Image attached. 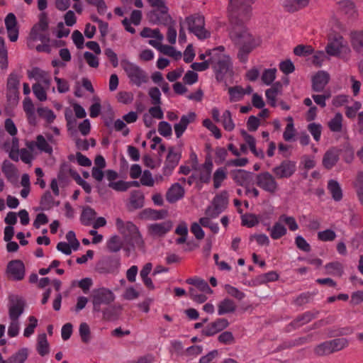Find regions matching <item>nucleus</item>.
Masks as SVG:
<instances>
[{
	"mask_svg": "<svg viewBox=\"0 0 363 363\" xmlns=\"http://www.w3.org/2000/svg\"><path fill=\"white\" fill-rule=\"evenodd\" d=\"M48 21L45 14H41L39 21L35 24L27 38V45L30 48H35L38 52L50 53V37L48 31Z\"/></svg>",
	"mask_w": 363,
	"mask_h": 363,
	"instance_id": "nucleus-1",
	"label": "nucleus"
},
{
	"mask_svg": "<svg viewBox=\"0 0 363 363\" xmlns=\"http://www.w3.org/2000/svg\"><path fill=\"white\" fill-rule=\"evenodd\" d=\"M2 148L9 153V157L11 160L14 161L21 160L26 164L31 163L36 155L34 141L26 143V148L20 150L19 140L17 138H13L6 141Z\"/></svg>",
	"mask_w": 363,
	"mask_h": 363,
	"instance_id": "nucleus-2",
	"label": "nucleus"
},
{
	"mask_svg": "<svg viewBox=\"0 0 363 363\" xmlns=\"http://www.w3.org/2000/svg\"><path fill=\"white\" fill-rule=\"evenodd\" d=\"M231 35L232 37H236L240 40L241 46L238 57L242 62H245L247 60L248 55L262 44V39L259 36L252 35L245 28H238L235 34L232 33Z\"/></svg>",
	"mask_w": 363,
	"mask_h": 363,
	"instance_id": "nucleus-3",
	"label": "nucleus"
},
{
	"mask_svg": "<svg viewBox=\"0 0 363 363\" xmlns=\"http://www.w3.org/2000/svg\"><path fill=\"white\" fill-rule=\"evenodd\" d=\"M208 55L210 57L211 65L217 73L225 74L231 67L230 59L224 53L223 46L211 50Z\"/></svg>",
	"mask_w": 363,
	"mask_h": 363,
	"instance_id": "nucleus-4",
	"label": "nucleus"
},
{
	"mask_svg": "<svg viewBox=\"0 0 363 363\" xmlns=\"http://www.w3.org/2000/svg\"><path fill=\"white\" fill-rule=\"evenodd\" d=\"M115 298L113 292L108 288L102 286L93 289L90 296L93 312H101V306L109 305L115 300Z\"/></svg>",
	"mask_w": 363,
	"mask_h": 363,
	"instance_id": "nucleus-5",
	"label": "nucleus"
},
{
	"mask_svg": "<svg viewBox=\"0 0 363 363\" xmlns=\"http://www.w3.org/2000/svg\"><path fill=\"white\" fill-rule=\"evenodd\" d=\"M121 66L133 84L140 86L147 82V74L137 65L129 61H123Z\"/></svg>",
	"mask_w": 363,
	"mask_h": 363,
	"instance_id": "nucleus-6",
	"label": "nucleus"
},
{
	"mask_svg": "<svg viewBox=\"0 0 363 363\" xmlns=\"http://www.w3.org/2000/svg\"><path fill=\"white\" fill-rule=\"evenodd\" d=\"M155 9L148 13L149 21L153 24L164 23L170 16L164 0H147Z\"/></svg>",
	"mask_w": 363,
	"mask_h": 363,
	"instance_id": "nucleus-7",
	"label": "nucleus"
},
{
	"mask_svg": "<svg viewBox=\"0 0 363 363\" xmlns=\"http://www.w3.org/2000/svg\"><path fill=\"white\" fill-rule=\"evenodd\" d=\"M349 342L346 338H337L331 340L325 341L318 345L314 352L319 356H325L338 352L347 347Z\"/></svg>",
	"mask_w": 363,
	"mask_h": 363,
	"instance_id": "nucleus-8",
	"label": "nucleus"
},
{
	"mask_svg": "<svg viewBox=\"0 0 363 363\" xmlns=\"http://www.w3.org/2000/svg\"><path fill=\"white\" fill-rule=\"evenodd\" d=\"M188 29L199 39L203 40L210 36V33L205 28L204 17L201 15H194L186 18Z\"/></svg>",
	"mask_w": 363,
	"mask_h": 363,
	"instance_id": "nucleus-9",
	"label": "nucleus"
},
{
	"mask_svg": "<svg viewBox=\"0 0 363 363\" xmlns=\"http://www.w3.org/2000/svg\"><path fill=\"white\" fill-rule=\"evenodd\" d=\"M228 196L226 191L218 194L214 197L211 204L206 208V214L212 218H216L227 207Z\"/></svg>",
	"mask_w": 363,
	"mask_h": 363,
	"instance_id": "nucleus-10",
	"label": "nucleus"
},
{
	"mask_svg": "<svg viewBox=\"0 0 363 363\" xmlns=\"http://www.w3.org/2000/svg\"><path fill=\"white\" fill-rule=\"evenodd\" d=\"M213 167V162L211 159H206L205 162L194 169L192 177L199 184H208L211 179V173Z\"/></svg>",
	"mask_w": 363,
	"mask_h": 363,
	"instance_id": "nucleus-11",
	"label": "nucleus"
},
{
	"mask_svg": "<svg viewBox=\"0 0 363 363\" xmlns=\"http://www.w3.org/2000/svg\"><path fill=\"white\" fill-rule=\"evenodd\" d=\"M325 51L330 56H339L340 54H347L350 52V49L342 37L338 35L329 41Z\"/></svg>",
	"mask_w": 363,
	"mask_h": 363,
	"instance_id": "nucleus-12",
	"label": "nucleus"
},
{
	"mask_svg": "<svg viewBox=\"0 0 363 363\" xmlns=\"http://www.w3.org/2000/svg\"><path fill=\"white\" fill-rule=\"evenodd\" d=\"M256 183L258 186L270 193H274L278 189L275 179L268 172L259 174L256 178Z\"/></svg>",
	"mask_w": 363,
	"mask_h": 363,
	"instance_id": "nucleus-13",
	"label": "nucleus"
},
{
	"mask_svg": "<svg viewBox=\"0 0 363 363\" xmlns=\"http://www.w3.org/2000/svg\"><path fill=\"white\" fill-rule=\"evenodd\" d=\"M296 169V163L291 161H284L275 167L272 172L277 178H289L294 174Z\"/></svg>",
	"mask_w": 363,
	"mask_h": 363,
	"instance_id": "nucleus-14",
	"label": "nucleus"
},
{
	"mask_svg": "<svg viewBox=\"0 0 363 363\" xmlns=\"http://www.w3.org/2000/svg\"><path fill=\"white\" fill-rule=\"evenodd\" d=\"M28 77L30 79L36 81L35 84H41L49 88L51 84L50 76L48 72L38 67H33L28 71Z\"/></svg>",
	"mask_w": 363,
	"mask_h": 363,
	"instance_id": "nucleus-15",
	"label": "nucleus"
},
{
	"mask_svg": "<svg viewBox=\"0 0 363 363\" xmlns=\"http://www.w3.org/2000/svg\"><path fill=\"white\" fill-rule=\"evenodd\" d=\"M6 272L11 278L21 280L25 275V267L20 260H12L7 265Z\"/></svg>",
	"mask_w": 363,
	"mask_h": 363,
	"instance_id": "nucleus-16",
	"label": "nucleus"
},
{
	"mask_svg": "<svg viewBox=\"0 0 363 363\" xmlns=\"http://www.w3.org/2000/svg\"><path fill=\"white\" fill-rule=\"evenodd\" d=\"M4 21L9 40L11 42H16L18 38V28L16 16L10 13L6 16Z\"/></svg>",
	"mask_w": 363,
	"mask_h": 363,
	"instance_id": "nucleus-17",
	"label": "nucleus"
},
{
	"mask_svg": "<svg viewBox=\"0 0 363 363\" xmlns=\"http://www.w3.org/2000/svg\"><path fill=\"white\" fill-rule=\"evenodd\" d=\"M25 302L21 298L12 299L9 308V320H19L24 311Z\"/></svg>",
	"mask_w": 363,
	"mask_h": 363,
	"instance_id": "nucleus-18",
	"label": "nucleus"
},
{
	"mask_svg": "<svg viewBox=\"0 0 363 363\" xmlns=\"http://www.w3.org/2000/svg\"><path fill=\"white\" fill-rule=\"evenodd\" d=\"M228 325L229 323L227 319L218 318L208 324L203 333L207 336H212L225 329Z\"/></svg>",
	"mask_w": 363,
	"mask_h": 363,
	"instance_id": "nucleus-19",
	"label": "nucleus"
},
{
	"mask_svg": "<svg viewBox=\"0 0 363 363\" xmlns=\"http://www.w3.org/2000/svg\"><path fill=\"white\" fill-rule=\"evenodd\" d=\"M337 11L347 18H353L357 16V9L354 3L350 0H342L337 3Z\"/></svg>",
	"mask_w": 363,
	"mask_h": 363,
	"instance_id": "nucleus-20",
	"label": "nucleus"
},
{
	"mask_svg": "<svg viewBox=\"0 0 363 363\" xmlns=\"http://www.w3.org/2000/svg\"><path fill=\"white\" fill-rule=\"evenodd\" d=\"M181 158V154L175 151L174 149H170L166 160L163 172L164 175H169L174 167L177 165Z\"/></svg>",
	"mask_w": 363,
	"mask_h": 363,
	"instance_id": "nucleus-21",
	"label": "nucleus"
},
{
	"mask_svg": "<svg viewBox=\"0 0 363 363\" xmlns=\"http://www.w3.org/2000/svg\"><path fill=\"white\" fill-rule=\"evenodd\" d=\"M252 92V88L250 86H247L245 88H242L240 86H235L228 89V93L231 102L241 101L245 95L250 94Z\"/></svg>",
	"mask_w": 363,
	"mask_h": 363,
	"instance_id": "nucleus-22",
	"label": "nucleus"
},
{
	"mask_svg": "<svg viewBox=\"0 0 363 363\" xmlns=\"http://www.w3.org/2000/svg\"><path fill=\"white\" fill-rule=\"evenodd\" d=\"M196 118V114L193 112L188 113L182 116L179 123L174 126L175 135L177 138H180L189 123H192Z\"/></svg>",
	"mask_w": 363,
	"mask_h": 363,
	"instance_id": "nucleus-23",
	"label": "nucleus"
},
{
	"mask_svg": "<svg viewBox=\"0 0 363 363\" xmlns=\"http://www.w3.org/2000/svg\"><path fill=\"white\" fill-rule=\"evenodd\" d=\"M330 79L329 74L325 71L318 72L312 79V87L315 91L323 90Z\"/></svg>",
	"mask_w": 363,
	"mask_h": 363,
	"instance_id": "nucleus-24",
	"label": "nucleus"
},
{
	"mask_svg": "<svg viewBox=\"0 0 363 363\" xmlns=\"http://www.w3.org/2000/svg\"><path fill=\"white\" fill-rule=\"evenodd\" d=\"M172 227V223L169 220L162 223L150 224L148 226V231L153 236L161 237L169 232Z\"/></svg>",
	"mask_w": 363,
	"mask_h": 363,
	"instance_id": "nucleus-25",
	"label": "nucleus"
},
{
	"mask_svg": "<svg viewBox=\"0 0 363 363\" xmlns=\"http://www.w3.org/2000/svg\"><path fill=\"white\" fill-rule=\"evenodd\" d=\"M184 189L179 183L173 184L166 194V199L169 203H174L184 196Z\"/></svg>",
	"mask_w": 363,
	"mask_h": 363,
	"instance_id": "nucleus-26",
	"label": "nucleus"
},
{
	"mask_svg": "<svg viewBox=\"0 0 363 363\" xmlns=\"http://www.w3.org/2000/svg\"><path fill=\"white\" fill-rule=\"evenodd\" d=\"M142 19V12L139 10H134L132 11L130 18H125L122 21V24L126 31L133 34L135 33V29L131 26V23L135 26L140 25Z\"/></svg>",
	"mask_w": 363,
	"mask_h": 363,
	"instance_id": "nucleus-27",
	"label": "nucleus"
},
{
	"mask_svg": "<svg viewBox=\"0 0 363 363\" xmlns=\"http://www.w3.org/2000/svg\"><path fill=\"white\" fill-rule=\"evenodd\" d=\"M116 225L118 231L123 235L125 239H128L138 229L136 225L132 222H124L119 218L116 220Z\"/></svg>",
	"mask_w": 363,
	"mask_h": 363,
	"instance_id": "nucleus-28",
	"label": "nucleus"
},
{
	"mask_svg": "<svg viewBox=\"0 0 363 363\" xmlns=\"http://www.w3.org/2000/svg\"><path fill=\"white\" fill-rule=\"evenodd\" d=\"M339 160V150L336 148H330L325 152L323 157V165L325 168L330 169Z\"/></svg>",
	"mask_w": 363,
	"mask_h": 363,
	"instance_id": "nucleus-29",
	"label": "nucleus"
},
{
	"mask_svg": "<svg viewBox=\"0 0 363 363\" xmlns=\"http://www.w3.org/2000/svg\"><path fill=\"white\" fill-rule=\"evenodd\" d=\"M267 230L269 232L270 237L273 240H278L287 233V229L282 221H281L279 217L272 227H268Z\"/></svg>",
	"mask_w": 363,
	"mask_h": 363,
	"instance_id": "nucleus-30",
	"label": "nucleus"
},
{
	"mask_svg": "<svg viewBox=\"0 0 363 363\" xmlns=\"http://www.w3.org/2000/svg\"><path fill=\"white\" fill-rule=\"evenodd\" d=\"M23 108L26 114L28 122L30 124L35 125L36 116L35 113L34 105L29 97H26L23 101Z\"/></svg>",
	"mask_w": 363,
	"mask_h": 363,
	"instance_id": "nucleus-31",
	"label": "nucleus"
},
{
	"mask_svg": "<svg viewBox=\"0 0 363 363\" xmlns=\"http://www.w3.org/2000/svg\"><path fill=\"white\" fill-rule=\"evenodd\" d=\"M235 310L236 304L230 298H225L218 304V314L219 315L234 313Z\"/></svg>",
	"mask_w": 363,
	"mask_h": 363,
	"instance_id": "nucleus-32",
	"label": "nucleus"
},
{
	"mask_svg": "<svg viewBox=\"0 0 363 363\" xmlns=\"http://www.w3.org/2000/svg\"><path fill=\"white\" fill-rule=\"evenodd\" d=\"M281 84L280 82L276 83L270 89H268L265 92V96L268 104L272 106H276L277 105V97L281 94Z\"/></svg>",
	"mask_w": 363,
	"mask_h": 363,
	"instance_id": "nucleus-33",
	"label": "nucleus"
},
{
	"mask_svg": "<svg viewBox=\"0 0 363 363\" xmlns=\"http://www.w3.org/2000/svg\"><path fill=\"white\" fill-rule=\"evenodd\" d=\"M155 180L152 173L149 170H144L140 177V181H133L131 182L132 186L138 187L140 185L152 187L155 185Z\"/></svg>",
	"mask_w": 363,
	"mask_h": 363,
	"instance_id": "nucleus-34",
	"label": "nucleus"
},
{
	"mask_svg": "<svg viewBox=\"0 0 363 363\" xmlns=\"http://www.w3.org/2000/svg\"><path fill=\"white\" fill-rule=\"evenodd\" d=\"M328 189L335 201H339L342 199V188L336 180L330 179L328 181Z\"/></svg>",
	"mask_w": 363,
	"mask_h": 363,
	"instance_id": "nucleus-35",
	"label": "nucleus"
},
{
	"mask_svg": "<svg viewBox=\"0 0 363 363\" xmlns=\"http://www.w3.org/2000/svg\"><path fill=\"white\" fill-rule=\"evenodd\" d=\"M37 351L41 356L48 354L50 352L49 343L45 333L40 334L37 338Z\"/></svg>",
	"mask_w": 363,
	"mask_h": 363,
	"instance_id": "nucleus-36",
	"label": "nucleus"
},
{
	"mask_svg": "<svg viewBox=\"0 0 363 363\" xmlns=\"http://www.w3.org/2000/svg\"><path fill=\"white\" fill-rule=\"evenodd\" d=\"M240 133L243 137L245 143L249 146L252 152L255 154L257 157H263L264 154L262 151H257V150L256 149V141L255 138L249 135L245 130H242L240 131Z\"/></svg>",
	"mask_w": 363,
	"mask_h": 363,
	"instance_id": "nucleus-37",
	"label": "nucleus"
},
{
	"mask_svg": "<svg viewBox=\"0 0 363 363\" xmlns=\"http://www.w3.org/2000/svg\"><path fill=\"white\" fill-rule=\"evenodd\" d=\"M286 120L288 123L284 131L283 138L287 142L293 141L296 136V129L294 128L293 118L288 116Z\"/></svg>",
	"mask_w": 363,
	"mask_h": 363,
	"instance_id": "nucleus-38",
	"label": "nucleus"
},
{
	"mask_svg": "<svg viewBox=\"0 0 363 363\" xmlns=\"http://www.w3.org/2000/svg\"><path fill=\"white\" fill-rule=\"evenodd\" d=\"M227 178V171L223 167L218 168L213 173L212 179L213 182V187L218 189L221 186L222 183Z\"/></svg>",
	"mask_w": 363,
	"mask_h": 363,
	"instance_id": "nucleus-39",
	"label": "nucleus"
},
{
	"mask_svg": "<svg viewBox=\"0 0 363 363\" xmlns=\"http://www.w3.org/2000/svg\"><path fill=\"white\" fill-rule=\"evenodd\" d=\"M34 144L35 149L38 148L40 152H44L48 155L52 154V147L43 135H38L36 141H34Z\"/></svg>",
	"mask_w": 363,
	"mask_h": 363,
	"instance_id": "nucleus-40",
	"label": "nucleus"
},
{
	"mask_svg": "<svg viewBox=\"0 0 363 363\" xmlns=\"http://www.w3.org/2000/svg\"><path fill=\"white\" fill-rule=\"evenodd\" d=\"M106 245L109 251L117 252L122 248L123 240L118 235H113L107 240Z\"/></svg>",
	"mask_w": 363,
	"mask_h": 363,
	"instance_id": "nucleus-41",
	"label": "nucleus"
},
{
	"mask_svg": "<svg viewBox=\"0 0 363 363\" xmlns=\"http://www.w3.org/2000/svg\"><path fill=\"white\" fill-rule=\"evenodd\" d=\"M96 215L94 209L89 206L85 207L81 216V221L85 225H90L94 220Z\"/></svg>",
	"mask_w": 363,
	"mask_h": 363,
	"instance_id": "nucleus-42",
	"label": "nucleus"
},
{
	"mask_svg": "<svg viewBox=\"0 0 363 363\" xmlns=\"http://www.w3.org/2000/svg\"><path fill=\"white\" fill-rule=\"evenodd\" d=\"M308 4V0H285L284 6L289 11H294L306 6Z\"/></svg>",
	"mask_w": 363,
	"mask_h": 363,
	"instance_id": "nucleus-43",
	"label": "nucleus"
},
{
	"mask_svg": "<svg viewBox=\"0 0 363 363\" xmlns=\"http://www.w3.org/2000/svg\"><path fill=\"white\" fill-rule=\"evenodd\" d=\"M28 324L23 330V336L25 337H30L35 333V329L38 326V320L33 315H30L28 319Z\"/></svg>",
	"mask_w": 363,
	"mask_h": 363,
	"instance_id": "nucleus-44",
	"label": "nucleus"
},
{
	"mask_svg": "<svg viewBox=\"0 0 363 363\" xmlns=\"http://www.w3.org/2000/svg\"><path fill=\"white\" fill-rule=\"evenodd\" d=\"M279 277V274L275 271H271L262 274L257 277L256 281L258 284H264L268 282L275 281Z\"/></svg>",
	"mask_w": 363,
	"mask_h": 363,
	"instance_id": "nucleus-45",
	"label": "nucleus"
},
{
	"mask_svg": "<svg viewBox=\"0 0 363 363\" xmlns=\"http://www.w3.org/2000/svg\"><path fill=\"white\" fill-rule=\"evenodd\" d=\"M220 122L227 131H232L235 128V123L233 121L231 113L228 110L223 112Z\"/></svg>",
	"mask_w": 363,
	"mask_h": 363,
	"instance_id": "nucleus-46",
	"label": "nucleus"
},
{
	"mask_svg": "<svg viewBox=\"0 0 363 363\" xmlns=\"http://www.w3.org/2000/svg\"><path fill=\"white\" fill-rule=\"evenodd\" d=\"M342 126V115L337 113L328 122V127L333 132H340Z\"/></svg>",
	"mask_w": 363,
	"mask_h": 363,
	"instance_id": "nucleus-47",
	"label": "nucleus"
},
{
	"mask_svg": "<svg viewBox=\"0 0 363 363\" xmlns=\"http://www.w3.org/2000/svg\"><path fill=\"white\" fill-rule=\"evenodd\" d=\"M37 113L40 117L43 118L48 123H52L56 118L55 113L51 109L46 107L38 108Z\"/></svg>",
	"mask_w": 363,
	"mask_h": 363,
	"instance_id": "nucleus-48",
	"label": "nucleus"
},
{
	"mask_svg": "<svg viewBox=\"0 0 363 363\" xmlns=\"http://www.w3.org/2000/svg\"><path fill=\"white\" fill-rule=\"evenodd\" d=\"M28 356V349L22 348L11 356L9 359L11 363H25Z\"/></svg>",
	"mask_w": 363,
	"mask_h": 363,
	"instance_id": "nucleus-49",
	"label": "nucleus"
},
{
	"mask_svg": "<svg viewBox=\"0 0 363 363\" xmlns=\"http://www.w3.org/2000/svg\"><path fill=\"white\" fill-rule=\"evenodd\" d=\"M277 69L276 68H270L266 69L262 72L261 76V79L262 82L266 85H270L276 79Z\"/></svg>",
	"mask_w": 363,
	"mask_h": 363,
	"instance_id": "nucleus-50",
	"label": "nucleus"
},
{
	"mask_svg": "<svg viewBox=\"0 0 363 363\" xmlns=\"http://www.w3.org/2000/svg\"><path fill=\"white\" fill-rule=\"evenodd\" d=\"M33 91L35 97L40 101H45L47 99L46 89L48 87L41 84H35L33 85Z\"/></svg>",
	"mask_w": 363,
	"mask_h": 363,
	"instance_id": "nucleus-51",
	"label": "nucleus"
},
{
	"mask_svg": "<svg viewBox=\"0 0 363 363\" xmlns=\"http://www.w3.org/2000/svg\"><path fill=\"white\" fill-rule=\"evenodd\" d=\"M20 79L16 74H11L8 79L7 87L15 96L18 94Z\"/></svg>",
	"mask_w": 363,
	"mask_h": 363,
	"instance_id": "nucleus-52",
	"label": "nucleus"
},
{
	"mask_svg": "<svg viewBox=\"0 0 363 363\" xmlns=\"http://www.w3.org/2000/svg\"><path fill=\"white\" fill-rule=\"evenodd\" d=\"M279 218L284 225H286L291 231H296L298 229V225L294 217L282 214Z\"/></svg>",
	"mask_w": 363,
	"mask_h": 363,
	"instance_id": "nucleus-53",
	"label": "nucleus"
},
{
	"mask_svg": "<svg viewBox=\"0 0 363 363\" xmlns=\"http://www.w3.org/2000/svg\"><path fill=\"white\" fill-rule=\"evenodd\" d=\"M189 295L191 298L198 303H204L208 299V294L198 291L196 289H190Z\"/></svg>",
	"mask_w": 363,
	"mask_h": 363,
	"instance_id": "nucleus-54",
	"label": "nucleus"
},
{
	"mask_svg": "<svg viewBox=\"0 0 363 363\" xmlns=\"http://www.w3.org/2000/svg\"><path fill=\"white\" fill-rule=\"evenodd\" d=\"M308 130L315 141H319L322 133V125L319 123H311L308 125Z\"/></svg>",
	"mask_w": 363,
	"mask_h": 363,
	"instance_id": "nucleus-55",
	"label": "nucleus"
},
{
	"mask_svg": "<svg viewBox=\"0 0 363 363\" xmlns=\"http://www.w3.org/2000/svg\"><path fill=\"white\" fill-rule=\"evenodd\" d=\"M352 44L353 48L357 50H359L363 48V31L352 33Z\"/></svg>",
	"mask_w": 363,
	"mask_h": 363,
	"instance_id": "nucleus-56",
	"label": "nucleus"
},
{
	"mask_svg": "<svg viewBox=\"0 0 363 363\" xmlns=\"http://www.w3.org/2000/svg\"><path fill=\"white\" fill-rule=\"evenodd\" d=\"M128 239L131 240L133 247L143 249L144 241L138 229H136V232L133 233V234H131V235Z\"/></svg>",
	"mask_w": 363,
	"mask_h": 363,
	"instance_id": "nucleus-57",
	"label": "nucleus"
},
{
	"mask_svg": "<svg viewBox=\"0 0 363 363\" xmlns=\"http://www.w3.org/2000/svg\"><path fill=\"white\" fill-rule=\"evenodd\" d=\"M20 330V321L19 320H10V323L8 327L7 334L10 337H16Z\"/></svg>",
	"mask_w": 363,
	"mask_h": 363,
	"instance_id": "nucleus-58",
	"label": "nucleus"
},
{
	"mask_svg": "<svg viewBox=\"0 0 363 363\" xmlns=\"http://www.w3.org/2000/svg\"><path fill=\"white\" fill-rule=\"evenodd\" d=\"M79 335L82 338V340L84 342L87 343L89 342V340H90V328L87 323H82L80 324L79 328Z\"/></svg>",
	"mask_w": 363,
	"mask_h": 363,
	"instance_id": "nucleus-59",
	"label": "nucleus"
},
{
	"mask_svg": "<svg viewBox=\"0 0 363 363\" xmlns=\"http://www.w3.org/2000/svg\"><path fill=\"white\" fill-rule=\"evenodd\" d=\"M259 223V220L255 215L245 214L242 216V224L248 228L253 227Z\"/></svg>",
	"mask_w": 363,
	"mask_h": 363,
	"instance_id": "nucleus-60",
	"label": "nucleus"
},
{
	"mask_svg": "<svg viewBox=\"0 0 363 363\" xmlns=\"http://www.w3.org/2000/svg\"><path fill=\"white\" fill-rule=\"evenodd\" d=\"M130 186H132L131 182L122 180L108 183L109 187L118 191H125Z\"/></svg>",
	"mask_w": 363,
	"mask_h": 363,
	"instance_id": "nucleus-61",
	"label": "nucleus"
},
{
	"mask_svg": "<svg viewBox=\"0 0 363 363\" xmlns=\"http://www.w3.org/2000/svg\"><path fill=\"white\" fill-rule=\"evenodd\" d=\"M294 53L297 56H306L313 53V48L310 45H299L294 49Z\"/></svg>",
	"mask_w": 363,
	"mask_h": 363,
	"instance_id": "nucleus-62",
	"label": "nucleus"
},
{
	"mask_svg": "<svg viewBox=\"0 0 363 363\" xmlns=\"http://www.w3.org/2000/svg\"><path fill=\"white\" fill-rule=\"evenodd\" d=\"M134 99L133 94L130 91H120L117 94V100L122 104H130Z\"/></svg>",
	"mask_w": 363,
	"mask_h": 363,
	"instance_id": "nucleus-63",
	"label": "nucleus"
},
{
	"mask_svg": "<svg viewBox=\"0 0 363 363\" xmlns=\"http://www.w3.org/2000/svg\"><path fill=\"white\" fill-rule=\"evenodd\" d=\"M159 133L164 137H169L172 133V128L169 123L166 121H161L158 125Z\"/></svg>",
	"mask_w": 363,
	"mask_h": 363,
	"instance_id": "nucleus-64",
	"label": "nucleus"
}]
</instances>
